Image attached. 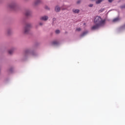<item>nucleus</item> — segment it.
Here are the masks:
<instances>
[{
  "instance_id": "f8f14e48",
  "label": "nucleus",
  "mask_w": 125,
  "mask_h": 125,
  "mask_svg": "<svg viewBox=\"0 0 125 125\" xmlns=\"http://www.w3.org/2000/svg\"><path fill=\"white\" fill-rule=\"evenodd\" d=\"M73 11L74 13H79V12H80V10H79V9H73Z\"/></svg>"
},
{
  "instance_id": "5701e85b",
  "label": "nucleus",
  "mask_w": 125,
  "mask_h": 125,
  "mask_svg": "<svg viewBox=\"0 0 125 125\" xmlns=\"http://www.w3.org/2000/svg\"><path fill=\"white\" fill-rule=\"evenodd\" d=\"M53 21H55V20H56V19L53 18Z\"/></svg>"
},
{
  "instance_id": "412c9836",
  "label": "nucleus",
  "mask_w": 125,
  "mask_h": 125,
  "mask_svg": "<svg viewBox=\"0 0 125 125\" xmlns=\"http://www.w3.org/2000/svg\"><path fill=\"white\" fill-rule=\"evenodd\" d=\"M109 2H112L113 0H108Z\"/></svg>"
},
{
  "instance_id": "f257e3e1",
  "label": "nucleus",
  "mask_w": 125,
  "mask_h": 125,
  "mask_svg": "<svg viewBox=\"0 0 125 125\" xmlns=\"http://www.w3.org/2000/svg\"><path fill=\"white\" fill-rule=\"evenodd\" d=\"M105 21L106 20H102L101 17L98 16L96 17L94 20L95 24H97L98 25H100V26H104Z\"/></svg>"
},
{
  "instance_id": "9b49d317",
  "label": "nucleus",
  "mask_w": 125,
  "mask_h": 125,
  "mask_svg": "<svg viewBox=\"0 0 125 125\" xmlns=\"http://www.w3.org/2000/svg\"><path fill=\"white\" fill-rule=\"evenodd\" d=\"M104 0H98L96 1V4H99V3H101Z\"/></svg>"
},
{
  "instance_id": "0eeeda50",
  "label": "nucleus",
  "mask_w": 125,
  "mask_h": 125,
  "mask_svg": "<svg viewBox=\"0 0 125 125\" xmlns=\"http://www.w3.org/2000/svg\"><path fill=\"white\" fill-rule=\"evenodd\" d=\"M61 9L60 8L59 6H57L55 7V11H56V12H59V11H60Z\"/></svg>"
},
{
  "instance_id": "a211bd4d",
  "label": "nucleus",
  "mask_w": 125,
  "mask_h": 125,
  "mask_svg": "<svg viewBox=\"0 0 125 125\" xmlns=\"http://www.w3.org/2000/svg\"><path fill=\"white\" fill-rule=\"evenodd\" d=\"M89 7H92L93 6V4H90L89 5Z\"/></svg>"
},
{
  "instance_id": "393cba45",
  "label": "nucleus",
  "mask_w": 125,
  "mask_h": 125,
  "mask_svg": "<svg viewBox=\"0 0 125 125\" xmlns=\"http://www.w3.org/2000/svg\"><path fill=\"white\" fill-rule=\"evenodd\" d=\"M8 35H9V31H8Z\"/></svg>"
},
{
  "instance_id": "f3484780",
  "label": "nucleus",
  "mask_w": 125,
  "mask_h": 125,
  "mask_svg": "<svg viewBox=\"0 0 125 125\" xmlns=\"http://www.w3.org/2000/svg\"><path fill=\"white\" fill-rule=\"evenodd\" d=\"M104 11V9H101L100 11L99 12H103Z\"/></svg>"
},
{
  "instance_id": "39448f33",
  "label": "nucleus",
  "mask_w": 125,
  "mask_h": 125,
  "mask_svg": "<svg viewBox=\"0 0 125 125\" xmlns=\"http://www.w3.org/2000/svg\"><path fill=\"white\" fill-rule=\"evenodd\" d=\"M47 19H48V17L46 16H44L41 18V20H42L43 21H46Z\"/></svg>"
},
{
  "instance_id": "1a4fd4ad",
  "label": "nucleus",
  "mask_w": 125,
  "mask_h": 125,
  "mask_svg": "<svg viewBox=\"0 0 125 125\" xmlns=\"http://www.w3.org/2000/svg\"><path fill=\"white\" fill-rule=\"evenodd\" d=\"M25 15V16H30V15H31V12H30V11H26Z\"/></svg>"
},
{
  "instance_id": "4468645a",
  "label": "nucleus",
  "mask_w": 125,
  "mask_h": 125,
  "mask_svg": "<svg viewBox=\"0 0 125 125\" xmlns=\"http://www.w3.org/2000/svg\"><path fill=\"white\" fill-rule=\"evenodd\" d=\"M8 52L9 54H12V53H13V50H10Z\"/></svg>"
},
{
  "instance_id": "6e6552de",
  "label": "nucleus",
  "mask_w": 125,
  "mask_h": 125,
  "mask_svg": "<svg viewBox=\"0 0 125 125\" xmlns=\"http://www.w3.org/2000/svg\"><path fill=\"white\" fill-rule=\"evenodd\" d=\"M59 43V42L57 41H53L52 42V45H57V44H58Z\"/></svg>"
},
{
  "instance_id": "6ab92c4d",
  "label": "nucleus",
  "mask_w": 125,
  "mask_h": 125,
  "mask_svg": "<svg viewBox=\"0 0 125 125\" xmlns=\"http://www.w3.org/2000/svg\"><path fill=\"white\" fill-rule=\"evenodd\" d=\"M121 8H125V5L121 7Z\"/></svg>"
},
{
  "instance_id": "f03ea898",
  "label": "nucleus",
  "mask_w": 125,
  "mask_h": 125,
  "mask_svg": "<svg viewBox=\"0 0 125 125\" xmlns=\"http://www.w3.org/2000/svg\"><path fill=\"white\" fill-rule=\"evenodd\" d=\"M30 29H31V24H27L24 29V34H29Z\"/></svg>"
},
{
  "instance_id": "aec40b11",
  "label": "nucleus",
  "mask_w": 125,
  "mask_h": 125,
  "mask_svg": "<svg viewBox=\"0 0 125 125\" xmlns=\"http://www.w3.org/2000/svg\"><path fill=\"white\" fill-rule=\"evenodd\" d=\"M81 3V0H79L78 1H77V3L79 4V3Z\"/></svg>"
},
{
  "instance_id": "ddd939ff",
  "label": "nucleus",
  "mask_w": 125,
  "mask_h": 125,
  "mask_svg": "<svg viewBox=\"0 0 125 125\" xmlns=\"http://www.w3.org/2000/svg\"><path fill=\"white\" fill-rule=\"evenodd\" d=\"M119 18H116L113 20V22H117V21H119Z\"/></svg>"
},
{
  "instance_id": "423d86ee",
  "label": "nucleus",
  "mask_w": 125,
  "mask_h": 125,
  "mask_svg": "<svg viewBox=\"0 0 125 125\" xmlns=\"http://www.w3.org/2000/svg\"><path fill=\"white\" fill-rule=\"evenodd\" d=\"M88 33V32H87V31H84L80 35V37L81 38H83V37H84V36H86V35H87Z\"/></svg>"
},
{
  "instance_id": "b1692460",
  "label": "nucleus",
  "mask_w": 125,
  "mask_h": 125,
  "mask_svg": "<svg viewBox=\"0 0 125 125\" xmlns=\"http://www.w3.org/2000/svg\"><path fill=\"white\" fill-rule=\"evenodd\" d=\"M40 25L41 26H42V23H40Z\"/></svg>"
},
{
  "instance_id": "2eb2a0df",
  "label": "nucleus",
  "mask_w": 125,
  "mask_h": 125,
  "mask_svg": "<svg viewBox=\"0 0 125 125\" xmlns=\"http://www.w3.org/2000/svg\"><path fill=\"white\" fill-rule=\"evenodd\" d=\"M55 33H56V34H59L60 33V30H56Z\"/></svg>"
},
{
  "instance_id": "dca6fc26",
  "label": "nucleus",
  "mask_w": 125,
  "mask_h": 125,
  "mask_svg": "<svg viewBox=\"0 0 125 125\" xmlns=\"http://www.w3.org/2000/svg\"><path fill=\"white\" fill-rule=\"evenodd\" d=\"M81 30H82V29H81V28H78L76 29V31H78V32H80Z\"/></svg>"
},
{
  "instance_id": "4be33fe9",
  "label": "nucleus",
  "mask_w": 125,
  "mask_h": 125,
  "mask_svg": "<svg viewBox=\"0 0 125 125\" xmlns=\"http://www.w3.org/2000/svg\"><path fill=\"white\" fill-rule=\"evenodd\" d=\"M45 8H46V9H49V8H48V7H47V6L45 7Z\"/></svg>"
},
{
  "instance_id": "20e7f679",
  "label": "nucleus",
  "mask_w": 125,
  "mask_h": 125,
  "mask_svg": "<svg viewBox=\"0 0 125 125\" xmlns=\"http://www.w3.org/2000/svg\"><path fill=\"white\" fill-rule=\"evenodd\" d=\"M9 7L11 9H15L16 8V5L15 3H12L9 5Z\"/></svg>"
},
{
  "instance_id": "9d476101",
  "label": "nucleus",
  "mask_w": 125,
  "mask_h": 125,
  "mask_svg": "<svg viewBox=\"0 0 125 125\" xmlns=\"http://www.w3.org/2000/svg\"><path fill=\"white\" fill-rule=\"evenodd\" d=\"M40 2H41V0H36L34 2V5H37V4H39V3H40Z\"/></svg>"
},
{
  "instance_id": "7ed1b4c3",
  "label": "nucleus",
  "mask_w": 125,
  "mask_h": 125,
  "mask_svg": "<svg viewBox=\"0 0 125 125\" xmlns=\"http://www.w3.org/2000/svg\"><path fill=\"white\" fill-rule=\"evenodd\" d=\"M99 27H101V25L96 24L91 27V30L93 31H94V30H97V29H99Z\"/></svg>"
}]
</instances>
